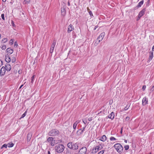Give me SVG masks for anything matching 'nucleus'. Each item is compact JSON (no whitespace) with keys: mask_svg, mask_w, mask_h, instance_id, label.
I'll list each match as a JSON object with an SVG mask.
<instances>
[{"mask_svg":"<svg viewBox=\"0 0 154 154\" xmlns=\"http://www.w3.org/2000/svg\"><path fill=\"white\" fill-rule=\"evenodd\" d=\"M103 145H102L101 144H100L97 146H96V147L97 148V149L98 150H101L103 148Z\"/></svg>","mask_w":154,"mask_h":154,"instance_id":"obj_23","label":"nucleus"},{"mask_svg":"<svg viewBox=\"0 0 154 154\" xmlns=\"http://www.w3.org/2000/svg\"><path fill=\"white\" fill-rule=\"evenodd\" d=\"M1 38V34H0V38Z\"/></svg>","mask_w":154,"mask_h":154,"instance_id":"obj_64","label":"nucleus"},{"mask_svg":"<svg viewBox=\"0 0 154 154\" xmlns=\"http://www.w3.org/2000/svg\"><path fill=\"white\" fill-rule=\"evenodd\" d=\"M130 104L129 103L127 104V105L124 108V110L126 111L128 109L130 106Z\"/></svg>","mask_w":154,"mask_h":154,"instance_id":"obj_28","label":"nucleus"},{"mask_svg":"<svg viewBox=\"0 0 154 154\" xmlns=\"http://www.w3.org/2000/svg\"><path fill=\"white\" fill-rule=\"evenodd\" d=\"M114 112H112L108 116V117L111 119V120H113L115 116Z\"/></svg>","mask_w":154,"mask_h":154,"instance_id":"obj_16","label":"nucleus"},{"mask_svg":"<svg viewBox=\"0 0 154 154\" xmlns=\"http://www.w3.org/2000/svg\"><path fill=\"white\" fill-rule=\"evenodd\" d=\"M53 140H54V138L52 137H49L48 138V139L47 140V141L49 142H51L53 141Z\"/></svg>","mask_w":154,"mask_h":154,"instance_id":"obj_26","label":"nucleus"},{"mask_svg":"<svg viewBox=\"0 0 154 154\" xmlns=\"http://www.w3.org/2000/svg\"><path fill=\"white\" fill-rule=\"evenodd\" d=\"M89 15H90V16L91 17H94L93 15V14L91 11H89Z\"/></svg>","mask_w":154,"mask_h":154,"instance_id":"obj_37","label":"nucleus"},{"mask_svg":"<svg viewBox=\"0 0 154 154\" xmlns=\"http://www.w3.org/2000/svg\"><path fill=\"white\" fill-rule=\"evenodd\" d=\"M16 61V58L15 57H13L11 58V62L12 63H14Z\"/></svg>","mask_w":154,"mask_h":154,"instance_id":"obj_29","label":"nucleus"},{"mask_svg":"<svg viewBox=\"0 0 154 154\" xmlns=\"http://www.w3.org/2000/svg\"><path fill=\"white\" fill-rule=\"evenodd\" d=\"M2 50H5L6 49V46L5 45H2Z\"/></svg>","mask_w":154,"mask_h":154,"instance_id":"obj_41","label":"nucleus"},{"mask_svg":"<svg viewBox=\"0 0 154 154\" xmlns=\"http://www.w3.org/2000/svg\"><path fill=\"white\" fill-rule=\"evenodd\" d=\"M68 5L69 6H70V3H69V1L68 2Z\"/></svg>","mask_w":154,"mask_h":154,"instance_id":"obj_59","label":"nucleus"},{"mask_svg":"<svg viewBox=\"0 0 154 154\" xmlns=\"http://www.w3.org/2000/svg\"><path fill=\"white\" fill-rule=\"evenodd\" d=\"M98 27V26H96L94 28V30H95Z\"/></svg>","mask_w":154,"mask_h":154,"instance_id":"obj_56","label":"nucleus"},{"mask_svg":"<svg viewBox=\"0 0 154 154\" xmlns=\"http://www.w3.org/2000/svg\"><path fill=\"white\" fill-rule=\"evenodd\" d=\"M82 122L84 123L85 124H86L87 123V121L86 119H83Z\"/></svg>","mask_w":154,"mask_h":154,"instance_id":"obj_40","label":"nucleus"},{"mask_svg":"<svg viewBox=\"0 0 154 154\" xmlns=\"http://www.w3.org/2000/svg\"><path fill=\"white\" fill-rule=\"evenodd\" d=\"M13 41L12 39H11L10 41V43L11 44V45L13 44Z\"/></svg>","mask_w":154,"mask_h":154,"instance_id":"obj_53","label":"nucleus"},{"mask_svg":"<svg viewBox=\"0 0 154 154\" xmlns=\"http://www.w3.org/2000/svg\"><path fill=\"white\" fill-rule=\"evenodd\" d=\"M146 11V8H144L139 12L138 15V18H137V20H139L145 14Z\"/></svg>","mask_w":154,"mask_h":154,"instance_id":"obj_6","label":"nucleus"},{"mask_svg":"<svg viewBox=\"0 0 154 154\" xmlns=\"http://www.w3.org/2000/svg\"><path fill=\"white\" fill-rule=\"evenodd\" d=\"M3 65V62L1 60H0V67Z\"/></svg>","mask_w":154,"mask_h":154,"instance_id":"obj_48","label":"nucleus"},{"mask_svg":"<svg viewBox=\"0 0 154 154\" xmlns=\"http://www.w3.org/2000/svg\"><path fill=\"white\" fill-rule=\"evenodd\" d=\"M26 113H27V111H26L24 112V113L23 114H22V115L20 118H23V117H24L26 115Z\"/></svg>","mask_w":154,"mask_h":154,"instance_id":"obj_30","label":"nucleus"},{"mask_svg":"<svg viewBox=\"0 0 154 154\" xmlns=\"http://www.w3.org/2000/svg\"><path fill=\"white\" fill-rule=\"evenodd\" d=\"M113 147L116 151L120 154L122 153L123 150V148L122 145L120 143H116L115 144Z\"/></svg>","mask_w":154,"mask_h":154,"instance_id":"obj_2","label":"nucleus"},{"mask_svg":"<svg viewBox=\"0 0 154 154\" xmlns=\"http://www.w3.org/2000/svg\"><path fill=\"white\" fill-rule=\"evenodd\" d=\"M6 0H2V1L3 2H6Z\"/></svg>","mask_w":154,"mask_h":154,"instance_id":"obj_63","label":"nucleus"},{"mask_svg":"<svg viewBox=\"0 0 154 154\" xmlns=\"http://www.w3.org/2000/svg\"><path fill=\"white\" fill-rule=\"evenodd\" d=\"M66 154H72V151L70 150H67L66 152Z\"/></svg>","mask_w":154,"mask_h":154,"instance_id":"obj_36","label":"nucleus"},{"mask_svg":"<svg viewBox=\"0 0 154 154\" xmlns=\"http://www.w3.org/2000/svg\"><path fill=\"white\" fill-rule=\"evenodd\" d=\"M14 145V144L12 142H10L8 144V147H12Z\"/></svg>","mask_w":154,"mask_h":154,"instance_id":"obj_25","label":"nucleus"},{"mask_svg":"<svg viewBox=\"0 0 154 154\" xmlns=\"http://www.w3.org/2000/svg\"><path fill=\"white\" fill-rule=\"evenodd\" d=\"M92 120V117H89L88 118V120L89 121H91Z\"/></svg>","mask_w":154,"mask_h":154,"instance_id":"obj_49","label":"nucleus"},{"mask_svg":"<svg viewBox=\"0 0 154 154\" xmlns=\"http://www.w3.org/2000/svg\"><path fill=\"white\" fill-rule=\"evenodd\" d=\"M5 60L7 63L10 62L11 60V58L8 54H7L5 55Z\"/></svg>","mask_w":154,"mask_h":154,"instance_id":"obj_17","label":"nucleus"},{"mask_svg":"<svg viewBox=\"0 0 154 154\" xmlns=\"http://www.w3.org/2000/svg\"><path fill=\"white\" fill-rule=\"evenodd\" d=\"M104 112H105V110H103L102 111H101L99 112L97 114V115H99L100 116H102L104 114Z\"/></svg>","mask_w":154,"mask_h":154,"instance_id":"obj_22","label":"nucleus"},{"mask_svg":"<svg viewBox=\"0 0 154 154\" xmlns=\"http://www.w3.org/2000/svg\"><path fill=\"white\" fill-rule=\"evenodd\" d=\"M149 2H150V0H148V1H147V3H146V5L147 6H149Z\"/></svg>","mask_w":154,"mask_h":154,"instance_id":"obj_51","label":"nucleus"},{"mask_svg":"<svg viewBox=\"0 0 154 154\" xmlns=\"http://www.w3.org/2000/svg\"><path fill=\"white\" fill-rule=\"evenodd\" d=\"M17 43L16 42H15L14 43V47H17Z\"/></svg>","mask_w":154,"mask_h":154,"instance_id":"obj_50","label":"nucleus"},{"mask_svg":"<svg viewBox=\"0 0 154 154\" xmlns=\"http://www.w3.org/2000/svg\"><path fill=\"white\" fill-rule=\"evenodd\" d=\"M34 76H35V75H33L31 78V82L32 83L33 82V80H34Z\"/></svg>","mask_w":154,"mask_h":154,"instance_id":"obj_39","label":"nucleus"},{"mask_svg":"<svg viewBox=\"0 0 154 154\" xmlns=\"http://www.w3.org/2000/svg\"><path fill=\"white\" fill-rule=\"evenodd\" d=\"M83 132L84 131L83 130H82V129H79L77 131L76 134L77 136H80L82 135Z\"/></svg>","mask_w":154,"mask_h":154,"instance_id":"obj_15","label":"nucleus"},{"mask_svg":"<svg viewBox=\"0 0 154 154\" xmlns=\"http://www.w3.org/2000/svg\"><path fill=\"white\" fill-rule=\"evenodd\" d=\"M97 149V148L96 147L94 148L93 149V150H95V152H97L98 151V150Z\"/></svg>","mask_w":154,"mask_h":154,"instance_id":"obj_44","label":"nucleus"},{"mask_svg":"<svg viewBox=\"0 0 154 154\" xmlns=\"http://www.w3.org/2000/svg\"><path fill=\"white\" fill-rule=\"evenodd\" d=\"M7 146H8V144H5L2 146L1 147V149L3 148H5L6 149V148H7Z\"/></svg>","mask_w":154,"mask_h":154,"instance_id":"obj_34","label":"nucleus"},{"mask_svg":"<svg viewBox=\"0 0 154 154\" xmlns=\"http://www.w3.org/2000/svg\"><path fill=\"white\" fill-rule=\"evenodd\" d=\"M105 35V33L104 32H102L99 36L97 38V39L99 40V43L103 39L104 35Z\"/></svg>","mask_w":154,"mask_h":154,"instance_id":"obj_7","label":"nucleus"},{"mask_svg":"<svg viewBox=\"0 0 154 154\" xmlns=\"http://www.w3.org/2000/svg\"><path fill=\"white\" fill-rule=\"evenodd\" d=\"M79 122H80L79 121H76L73 124V130L72 132V133L75 131L76 130L77 125L78 124H79Z\"/></svg>","mask_w":154,"mask_h":154,"instance_id":"obj_9","label":"nucleus"},{"mask_svg":"<svg viewBox=\"0 0 154 154\" xmlns=\"http://www.w3.org/2000/svg\"><path fill=\"white\" fill-rule=\"evenodd\" d=\"M152 51V52H153V51H154V45H153V47H152V51Z\"/></svg>","mask_w":154,"mask_h":154,"instance_id":"obj_55","label":"nucleus"},{"mask_svg":"<svg viewBox=\"0 0 154 154\" xmlns=\"http://www.w3.org/2000/svg\"><path fill=\"white\" fill-rule=\"evenodd\" d=\"M104 151H105L104 150H102V151H100V152H99L97 154H103V153L104 152Z\"/></svg>","mask_w":154,"mask_h":154,"instance_id":"obj_42","label":"nucleus"},{"mask_svg":"<svg viewBox=\"0 0 154 154\" xmlns=\"http://www.w3.org/2000/svg\"><path fill=\"white\" fill-rule=\"evenodd\" d=\"M129 119H130L129 117L127 116L126 118L125 119L126 120L128 121V120H129Z\"/></svg>","mask_w":154,"mask_h":154,"instance_id":"obj_54","label":"nucleus"},{"mask_svg":"<svg viewBox=\"0 0 154 154\" xmlns=\"http://www.w3.org/2000/svg\"><path fill=\"white\" fill-rule=\"evenodd\" d=\"M74 29V27L72 25L70 24L68 28L67 32L69 33L71 31L73 30Z\"/></svg>","mask_w":154,"mask_h":154,"instance_id":"obj_14","label":"nucleus"},{"mask_svg":"<svg viewBox=\"0 0 154 154\" xmlns=\"http://www.w3.org/2000/svg\"><path fill=\"white\" fill-rule=\"evenodd\" d=\"M146 86L145 85H143L142 87V89L143 91H144L146 88Z\"/></svg>","mask_w":154,"mask_h":154,"instance_id":"obj_47","label":"nucleus"},{"mask_svg":"<svg viewBox=\"0 0 154 154\" xmlns=\"http://www.w3.org/2000/svg\"><path fill=\"white\" fill-rule=\"evenodd\" d=\"M125 149L126 150H128L129 148V146L128 145H126L124 146Z\"/></svg>","mask_w":154,"mask_h":154,"instance_id":"obj_35","label":"nucleus"},{"mask_svg":"<svg viewBox=\"0 0 154 154\" xmlns=\"http://www.w3.org/2000/svg\"><path fill=\"white\" fill-rule=\"evenodd\" d=\"M110 140L111 141L114 140H116L117 139L114 137H111L110 138Z\"/></svg>","mask_w":154,"mask_h":154,"instance_id":"obj_33","label":"nucleus"},{"mask_svg":"<svg viewBox=\"0 0 154 154\" xmlns=\"http://www.w3.org/2000/svg\"><path fill=\"white\" fill-rule=\"evenodd\" d=\"M8 39L7 38H4L2 39L1 41V43H4L7 42Z\"/></svg>","mask_w":154,"mask_h":154,"instance_id":"obj_27","label":"nucleus"},{"mask_svg":"<svg viewBox=\"0 0 154 154\" xmlns=\"http://www.w3.org/2000/svg\"><path fill=\"white\" fill-rule=\"evenodd\" d=\"M122 129H123V128L122 127L121 128V131H120V133L121 134H122Z\"/></svg>","mask_w":154,"mask_h":154,"instance_id":"obj_57","label":"nucleus"},{"mask_svg":"<svg viewBox=\"0 0 154 154\" xmlns=\"http://www.w3.org/2000/svg\"><path fill=\"white\" fill-rule=\"evenodd\" d=\"M68 147L74 150H77L79 148V143H73L72 142H69L67 144Z\"/></svg>","mask_w":154,"mask_h":154,"instance_id":"obj_1","label":"nucleus"},{"mask_svg":"<svg viewBox=\"0 0 154 154\" xmlns=\"http://www.w3.org/2000/svg\"><path fill=\"white\" fill-rule=\"evenodd\" d=\"M87 11H88V12H89V11H91L89 9V8L88 7L87 8Z\"/></svg>","mask_w":154,"mask_h":154,"instance_id":"obj_58","label":"nucleus"},{"mask_svg":"<svg viewBox=\"0 0 154 154\" xmlns=\"http://www.w3.org/2000/svg\"><path fill=\"white\" fill-rule=\"evenodd\" d=\"M125 142V143H127V140H125V141H124Z\"/></svg>","mask_w":154,"mask_h":154,"instance_id":"obj_62","label":"nucleus"},{"mask_svg":"<svg viewBox=\"0 0 154 154\" xmlns=\"http://www.w3.org/2000/svg\"><path fill=\"white\" fill-rule=\"evenodd\" d=\"M86 126V125H85L84 127L82 128V130H83V131L84 132V131H85V128Z\"/></svg>","mask_w":154,"mask_h":154,"instance_id":"obj_52","label":"nucleus"},{"mask_svg":"<svg viewBox=\"0 0 154 154\" xmlns=\"http://www.w3.org/2000/svg\"><path fill=\"white\" fill-rule=\"evenodd\" d=\"M87 149L86 147H83L79 150L78 154H86Z\"/></svg>","mask_w":154,"mask_h":154,"instance_id":"obj_5","label":"nucleus"},{"mask_svg":"<svg viewBox=\"0 0 154 154\" xmlns=\"http://www.w3.org/2000/svg\"><path fill=\"white\" fill-rule=\"evenodd\" d=\"M150 91L152 92H153V91H154V86H153L152 87Z\"/></svg>","mask_w":154,"mask_h":154,"instance_id":"obj_46","label":"nucleus"},{"mask_svg":"<svg viewBox=\"0 0 154 154\" xmlns=\"http://www.w3.org/2000/svg\"><path fill=\"white\" fill-rule=\"evenodd\" d=\"M5 15L4 14H1V17L2 19L3 20H5Z\"/></svg>","mask_w":154,"mask_h":154,"instance_id":"obj_43","label":"nucleus"},{"mask_svg":"<svg viewBox=\"0 0 154 154\" xmlns=\"http://www.w3.org/2000/svg\"><path fill=\"white\" fill-rule=\"evenodd\" d=\"M59 134V131L56 129H53L48 133L49 136H53L58 135Z\"/></svg>","mask_w":154,"mask_h":154,"instance_id":"obj_4","label":"nucleus"},{"mask_svg":"<svg viewBox=\"0 0 154 154\" xmlns=\"http://www.w3.org/2000/svg\"><path fill=\"white\" fill-rule=\"evenodd\" d=\"M55 46L54 45H51V47L50 49V53H52L54 50V48Z\"/></svg>","mask_w":154,"mask_h":154,"instance_id":"obj_24","label":"nucleus"},{"mask_svg":"<svg viewBox=\"0 0 154 154\" xmlns=\"http://www.w3.org/2000/svg\"><path fill=\"white\" fill-rule=\"evenodd\" d=\"M64 146L61 144H59L57 145L55 147V149L56 151L59 153H60L63 152L64 149Z\"/></svg>","mask_w":154,"mask_h":154,"instance_id":"obj_3","label":"nucleus"},{"mask_svg":"<svg viewBox=\"0 0 154 154\" xmlns=\"http://www.w3.org/2000/svg\"><path fill=\"white\" fill-rule=\"evenodd\" d=\"M30 2V0H25L23 2L24 4H27Z\"/></svg>","mask_w":154,"mask_h":154,"instance_id":"obj_31","label":"nucleus"},{"mask_svg":"<svg viewBox=\"0 0 154 154\" xmlns=\"http://www.w3.org/2000/svg\"><path fill=\"white\" fill-rule=\"evenodd\" d=\"M32 135V133H29L27 134V142H29L30 141Z\"/></svg>","mask_w":154,"mask_h":154,"instance_id":"obj_18","label":"nucleus"},{"mask_svg":"<svg viewBox=\"0 0 154 154\" xmlns=\"http://www.w3.org/2000/svg\"><path fill=\"white\" fill-rule=\"evenodd\" d=\"M23 86V85H21L20 86V87L19 88V89H20Z\"/></svg>","mask_w":154,"mask_h":154,"instance_id":"obj_60","label":"nucleus"},{"mask_svg":"<svg viewBox=\"0 0 154 154\" xmlns=\"http://www.w3.org/2000/svg\"><path fill=\"white\" fill-rule=\"evenodd\" d=\"M5 68L7 71H9L11 69V66L9 64L6 63L5 64Z\"/></svg>","mask_w":154,"mask_h":154,"instance_id":"obj_11","label":"nucleus"},{"mask_svg":"<svg viewBox=\"0 0 154 154\" xmlns=\"http://www.w3.org/2000/svg\"><path fill=\"white\" fill-rule=\"evenodd\" d=\"M149 53V57L147 61L148 63H149L152 60L153 57V52L152 51H150Z\"/></svg>","mask_w":154,"mask_h":154,"instance_id":"obj_8","label":"nucleus"},{"mask_svg":"<svg viewBox=\"0 0 154 154\" xmlns=\"http://www.w3.org/2000/svg\"><path fill=\"white\" fill-rule=\"evenodd\" d=\"M148 99L146 97L143 98L142 101V104L143 106H145L148 103Z\"/></svg>","mask_w":154,"mask_h":154,"instance_id":"obj_12","label":"nucleus"},{"mask_svg":"<svg viewBox=\"0 0 154 154\" xmlns=\"http://www.w3.org/2000/svg\"><path fill=\"white\" fill-rule=\"evenodd\" d=\"M55 143V140H54L51 142V145L52 146H54Z\"/></svg>","mask_w":154,"mask_h":154,"instance_id":"obj_32","label":"nucleus"},{"mask_svg":"<svg viewBox=\"0 0 154 154\" xmlns=\"http://www.w3.org/2000/svg\"><path fill=\"white\" fill-rule=\"evenodd\" d=\"M6 72V69L5 67L3 66L1 69L0 70V75L1 76H3L5 75Z\"/></svg>","mask_w":154,"mask_h":154,"instance_id":"obj_10","label":"nucleus"},{"mask_svg":"<svg viewBox=\"0 0 154 154\" xmlns=\"http://www.w3.org/2000/svg\"><path fill=\"white\" fill-rule=\"evenodd\" d=\"M13 51H14L13 49H11L10 48H7L6 50V51L8 53L7 54H8V55L12 54Z\"/></svg>","mask_w":154,"mask_h":154,"instance_id":"obj_13","label":"nucleus"},{"mask_svg":"<svg viewBox=\"0 0 154 154\" xmlns=\"http://www.w3.org/2000/svg\"><path fill=\"white\" fill-rule=\"evenodd\" d=\"M56 40H54L53 42V43H52V45H54V46H55V45L56 44Z\"/></svg>","mask_w":154,"mask_h":154,"instance_id":"obj_38","label":"nucleus"},{"mask_svg":"<svg viewBox=\"0 0 154 154\" xmlns=\"http://www.w3.org/2000/svg\"><path fill=\"white\" fill-rule=\"evenodd\" d=\"M144 2V1L143 0L141 1L138 4L137 6V8H140L141 6L143 5Z\"/></svg>","mask_w":154,"mask_h":154,"instance_id":"obj_21","label":"nucleus"},{"mask_svg":"<svg viewBox=\"0 0 154 154\" xmlns=\"http://www.w3.org/2000/svg\"><path fill=\"white\" fill-rule=\"evenodd\" d=\"M107 137L105 135H103L100 139V140L104 142L106 140Z\"/></svg>","mask_w":154,"mask_h":154,"instance_id":"obj_20","label":"nucleus"},{"mask_svg":"<svg viewBox=\"0 0 154 154\" xmlns=\"http://www.w3.org/2000/svg\"><path fill=\"white\" fill-rule=\"evenodd\" d=\"M61 14L62 15L65 16L66 14V10L64 8H61Z\"/></svg>","mask_w":154,"mask_h":154,"instance_id":"obj_19","label":"nucleus"},{"mask_svg":"<svg viewBox=\"0 0 154 154\" xmlns=\"http://www.w3.org/2000/svg\"><path fill=\"white\" fill-rule=\"evenodd\" d=\"M11 23L13 26H15V25L14 24V21L13 20H12L11 21Z\"/></svg>","mask_w":154,"mask_h":154,"instance_id":"obj_45","label":"nucleus"},{"mask_svg":"<svg viewBox=\"0 0 154 154\" xmlns=\"http://www.w3.org/2000/svg\"><path fill=\"white\" fill-rule=\"evenodd\" d=\"M48 154H51V153H50V151H48Z\"/></svg>","mask_w":154,"mask_h":154,"instance_id":"obj_61","label":"nucleus"}]
</instances>
